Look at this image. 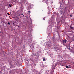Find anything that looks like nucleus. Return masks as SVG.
I'll return each mask as SVG.
<instances>
[{
	"instance_id": "f257e3e1",
	"label": "nucleus",
	"mask_w": 74,
	"mask_h": 74,
	"mask_svg": "<svg viewBox=\"0 0 74 74\" xmlns=\"http://www.w3.org/2000/svg\"><path fill=\"white\" fill-rule=\"evenodd\" d=\"M66 42H67V40H64L63 41V42L64 43H66Z\"/></svg>"
},
{
	"instance_id": "f03ea898",
	"label": "nucleus",
	"mask_w": 74,
	"mask_h": 74,
	"mask_svg": "<svg viewBox=\"0 0 74 74\" xmlns=\"http://www.w3.org/2000/svg\"><path fill=\"white\" fill-rule=\"evenodd\" d=\"M69 27L70 28V29H74V27H72L71 26H70Z\"/></svg>"
},
{
	"instance_id": "7ed1b4c3",
	"label": "nucleus",
	"mask_w": 74,
	"mask_h": 74,
	"mask_svg": "<svg viewBox=\"0 0 74 74\" xmlns=\"http://www.w3.org/2000/svg\"><path fill=\"white\" fill-rule=\"evenodd\" d=\"M43 61H45V60H45V58H43Z\"/></svg>"
},
{
	"instance_id": "20e7f679",
	"label": "nucleus",
	"mask_w": 74,
	"mask_h": 74,
	"mask_svg": "<svg viewBox=\"0 0 74 74\" xmlns=\"http://www.w3.org/2000/svg\"><path fill=\"white\" fill-rule=\"evenodd\" d=\"M66 69H68L69 68V66H66Z\"/></svg>"
},
{
	"instance_id": "39448f33",
	"label": "nucleus",
	"mask_w": 74,
	"mask_h": 74,
	"mask_svg": "<svg viewBox=\"0 0 74 74\" xmlns=\"http://www.w3.org/2000/svg\"><path fill=\"white\" fill-rule=\"evenodd\" d=\"M9 6L10 7H12V6L11 4H9Z\"/></svg>"
},
{
	"instance_id": "423d86ee",
	"label": "nucleus",
	"mask_w": 74,
	"mask_h": 74,
	"mask_svg": "<svg viewBox=\"0 0 74 74\" xmlns=\"http://www.w3.org/2000/svg\"><path fill=\"white\" fill-rule=\"evenodd\" d=\"M7 14H8V15H10V13H9L8 12Z\"/></svg>"
},
{
	"instance_id": "0eeeda50",
	"label": "nucleus",
	"mask_w": 74,
	"mask_h": 74,
	"mask_svg": "<svg viewBox=\"0 0 74 74\" xmlns=\"http://www.w3.org/2000/svg\"><path fill=\"white\" fill-rule=\"evenodd\" d=\"M61 5H62V3H60V6H61Z\"/></svg>"
},
{
	"instance_id": "6e6552de",
	"label": "nucleus",
	"mask_w": 74,
	"mask_h": 74,
	"mask_svg": "<svg viewBox=\"0 0 74 74\" xmlns=\"http://www.w3.org/2000/svg\"><path fill=\"white\" fill-rule=\"evenodd\" d=\"M28 12L29 13H30V12H31L30 11H28Z\"/></svg>"
},
{
	"instance_id": "1a4fd4ad",
	"label": "nucleus",
	"mask_w": 74,
	"mask_h": 74,
	"mask_svg": "<svg viewBox=\"0 0 74 74\" xmlns=\"http://www.w3.org/2000/svg\"><path fill=\"white\" fill-rule=\"evenodd\" d=\"M45 17H44L43 18V20H45Z\"/></svg>"
},
{
	"instance_id": "9d476101",
	"label": "nucleus",
	"mask_w": 74,
	"mask_h": 74,
	"mask_svg": "<svg viewBox=\"0 0 74 74\" xmlns=\"http://www.w3.org/2000/svg\"><path fill=\"white\" fill-rule=\"evenodd\" d=\"M70 16L71 17H72V15L71 14Z\"/></svg>"
},
{
	"instance_id": "9b49d317",
	"label": "nucleus",
	"mask_w": 74,
	"mask_h": 74,
	"mask_svg": "<svg viewBox=\"0 0 74 74\" xmlns=\"http://www.w3.org/2000/svg\"><path fill=\"white\" fill-rule=\"evenodd\" d=\"M8 24L9 25H10V23H9V22H8Z\"/></svg>"
},
{
	"instance_id": "f8f14e48",
	"label": "nucleus",
	"mask_w": 74,
	"mask_h": 74,
	"mask_svg": "<svg viewBox=\"0 0 74 74\" xmlns=\"http://www.w3.org/2000/svg\"><path fill=\"white\" fill-rule=\"evenodd\" d=\"M62 3H63V0L62 1Z\"/></svg>"
},
{
	"instance_id": "ddd939ff",
	"label": "nucleus",
	"mask_w": 74,
	"mask_h": 74,
	"mask_svg": "<svg viewBox=\"0 0 74 74\" xmlns=\"http://www.w3.org/2000/svg\"><path fill=\"white\" fill-rule=\"evenodd\" d=\"M2 51V52H4V51Z\"/></svg>"
},
{
	"instance_id": "4468645a",
	"label": "nucleus",
	"mask_w": 74,
	"mask_h": 74,
	"mask_svg": "<svg viewBox=\"0 0 74 74\" xmlns=\"http://www.w3.org/2000/svg\"><path fill=\"white\" fill-rule=\"evenodd\" d=\"M21 15H23V13L21 14Z\"/></svg>"
},
{
	"instance_id": "2eb2a0df",
	"label": "nucleus",
	"mask_w": 74,
	"mask_h": 74,
	"mask_svg": "<svg viewBox=\"0 0 74 74\" xmlns=\"http://www.w3.org/2000/svg\"><path fill=\"white\" fill-rule=\"evenodd\" d=\"M17 17H18V16H17Z\"/></svg>"
},
{
	"instance_id": "dca6fc26",
	"label": "nucleus",
	"mask_w": 74,
	"mask_h": 74,
	"mask_svg": "<svg viewBox=\"0 0 74 74\" xmlns=\"http://www.w3.org/2000/svg\"><path fill=\"white\" fill-rule=\"evenodd\" d=\"M1 33V32H0V33Z\"/></svg>"
},
{
	"instance_id": "f3484780",
	"label": "nucleus",
	"mask_w": 74,
	"mask_h": 74,
	"mask_svg": "<svg viewBox=\"0 0 74 74\" xmlns=\"http://www.w3.org/2000/svg\"><path fill=\"white\" fill-rule=\"evenodd\" d=\"M73 41H74V40H73Z\"/></svg>"
}]
</instances>
